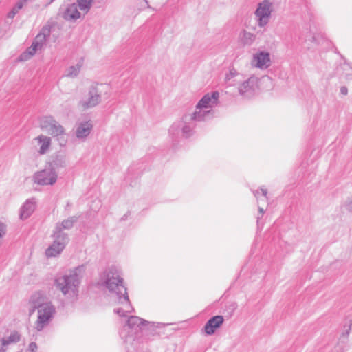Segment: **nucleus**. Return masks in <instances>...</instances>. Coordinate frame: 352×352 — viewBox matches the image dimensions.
I'll return each mask as SVG.
<instances>
[{"label": "nucleus", "mask_w": 352, "mask_h": 352, "mask_svg": "<svg viewBox=\"0 0 352 352\" xmlns=\"http://www.w3.org/2000/svg\"><path fill=\"white\" fill-rule=\"evenodd\" d=\"M100 280L109 292L115 294L118 305L113 311L120 317L126 316V314L132 313L134 309L131 304L127 289L123 285V278L120 272L115 266L107 268L100 276Z\"/></svg>", "instance_id": "nucleus-1"}, {"label": "nucleus", "mask_w": 352, "mask_h": 352, "mask_svg": "<svg viewBox=\"0 0 352 352\" xmlns=\"http://www.w3.org/2000/svg\"><path fill=\"white\" fill-rule=\"evenodd\" d=\"M170 324L171 323L149 322L138 316H131L120 329L119 334L126 348H129L134 345L140 333L155 336L159 334L157 329Z\"/></svg>", "instance_id": "nucleus-2"}, {"label": "nucleus", "mask_w": 352, "mask_h": 352, "mask_svg": "<svg viewBox=\"0 0 352 352\" xmlns=\"http://www.w3.org/2000/svg\"><path fill=\"white\" fill-rule=\"evenodd\" d=\"M85 271L84 265H80L65 274L58 276L54 280V285L63 296L72 300L77 298L79 293L80 280Z\"/></svg>", "instance_id": "nucleus-3"}, {"label": "nucleus", "mask_w": 352, "mask_h": 352, "mask_svg": "<svg viewBox=\"0 0 352 352\" xmlns=\"http://www.w3.org/2000/svg\"><path fill=\"white\" fill-rule=\"evenodd\" d=\"M200 118L198 113H192L173 123L168 129V137L173 147L179 144L181 136L189 138L193 135L196 123L204 121Z\"/></svg>", "instance_id": "nucleus-4"}, {"label": "nucleus", "mask_w": 352, "mask_h": 352, "mask_svg": "<svg viewBox=\"0 0 352 352\" xmlns=\"http://www.w3.org/2000/svg\"><path fill=\"white\" fill-rule=\"evenodd\" d=\"M31 300L34 302V308L30 311V314L34 312L35 309L38 311V317L35 322V329L37 331H41L50 324V321L54 318L56 309L54 306L50 302L42 303L35 302L34 297H32Z\"/></svg>", "instance_id": "nucleus-5"}, {"label": "nucleus", "mask_w": 352, "mask_h": 352, "mask_svg": "<svg viewBox=\"0 0 352 352\" xmlns=\"http://www.w3.org/2000/svg\"><path fill=\"white\" fill-rule=\"evenodd\" d=\"M219 98V93L217 91L207 93L198 102L193 113H198L204 121L211 119L214 114L211 109L217 105Z\"/></svg>", "instance_id": "nucleus-6"}, {"label": "nucleus", "mask_w": 352, "mask_h": 352, "mask_svg": "<svg viewBox=\"0 0 352 352\" xmlns=\"http://www.w3.org/2000/svg\"><path fill=\"white\" fill-rule=\"evenodd\" d=\"M50 35V30L44 27L36 35L31 46L28 47L20 56L19 59L21 61H25L32 57L37 51L41 50L45 45L47 38Z\"/></svg>", "instance_id": "nucleus-7"}, {"label": "nucleus", "mask_w": 352, "mask_h": 352, "mask_svg": "<svg viewBox=\"0 0 352 352\" xmlns=\"http://www.w3.org/2000/svg\"><path fill=\"white\" fill-rule=\"evenodd\" d=\"M102 96L96 86H91L87 92L78 102V107L82 110L91 109L99 104Z\"/></svg>", "instance_id": "nucleus-8"}, {"label": "nucleus", "mask_w": 352, "mask_h": 352, "mask_svg": "<svg viewBox=\"0 0 352 352\" xmlns=\"http://www.w3.org/2000/svg\"><path fill=\"white\" fill-rule=\"evenodd\" d=\"M58 179V173L52 168L48 167L36 171L32 177L34 184L39 186H52Z\"/></svg>", "instance_id": "nucleus-9"}, {"label": "nucleus", "mask_w": 352, "mask_h": 352, "mask_svg": "<svg viewBox=\"0 0 352 352\" xmlns=\"http://www.w3.org/2000/svg\"><path fill=\"white\" fill-rule=\"evenodd\" d=\"M272 11L273 4L270 1L263 0L258 3L254 12L258 27L263 28L268 24Z\"/></svg>", "instance_id": "nucleus-10"}, {"label": "nucleus", "mask_w": 352, "mask_h": 352, "mask_svg": "<svg viewBox=\"0 0 352 352\" xmlns=\"http://www.w3.org/2000/svg\"><path fill=\"white\" fill-rule=\"evenodd\" d=\"M238 91L240 96L245 98L254 96L258 89V78L251 76L246 80H242L238 83Z\"/></svg>", "instance_id": "nucleus-11"}, {"label": "nucleus", "mask_w": 352, "mask_h": 352, "mask_svg": "<svg viewBox=\"0 0 352 352\" xmlns=\"http://www.w3.org/2000/svg\"><path fill=\"white\" fill-rule=\"evenodd\" d=\"M52 237L53 243L45 250V255L48 258L58 256L69 241L68 235L62 236L53 232Z\"/></svg>", "instance_id": "nucleus-12"}, {"label": "nucleus", "mask_w": 352, "mask_h": 352, "mask_svg": "<svg viewBox=\"0 0 352 352\" xmlns=\"http://www.w3.org/2000/svg\"><path fill=\"white\" fill-rule=\"evenodd\" d=\"M80 16L81 14L76 3L67 4L62 12V17L67 21H76Z\"/></svg>", "instance_id": "nucleus-13"}, {"label": "nucleus", "mask_w": 352, "mask_h": 352, "mask_svg": "<svg viewBox=\"0 0 352 352\" xmlns=\"http://www.w3.org/2000/svg\"><path fill=\"white\" fill-rule=\"evenodd\" d=\"M93 129V124L90 120L81 122L76 124V137L85 141Z\"/></svg>", "instance_id": "nucleus-14"}, {"label": "nucleus", "mask_w": 352, "mask_h": 352, "mask_svg": "<svg viewBox=\"0 0 352 352\" xmlns=\"http://www.w3.org/2000/svg\"><path fill=\"white\" fill-rule=\"evenodd\" d=\"M77 217L75 216L70 217L63 220L61 223H57L53 231L54 233L58 235H67L63 230H70L73 228L75 222L77 221Z\"/></svg>", "instance_id": "nucleus-15"}, {"label": "nucleus", "mask_w": 352, "mask_h": 352, "mask_svg": "<svg viewBox=\"0 0 352 352\" xmlns=\"http://www.w3.org/2000/svg\"><path fill=\"white\" fill-rule=\"evenodd\" d=\"M223 320V317L222 316H215L212 317L204 326L206 333L207 335L213 334L215 332V329L222 324Z\"/></svg>", "instance_id": "nucleus-16"}, {"label": "nucleus", "mask_w": 352, "mask_h": 352, "mask_svg": "<svg viewBox=\"0 0 352 352\" xmlns=\"http://www.w3.org/2000/svg\"><path fill=\"white\" fill-rule=\"evenodd\" d=\"M34 140L39 146L38 153L40 155H45L49 151L52 144V140L50 137L40 135L35 138Z\"/></svg>", "instance_id": "nucleus-17"}, {"label": "nucleus", "mask_w": 352, "mask_h": 352, "mask_svg": "<svg viewBox=\"0 0 352 352\" xmlns=\"http://www.w3.org/2000/svg\"><path fill=\"white\" fill-rule=\"evenodd\" d=\"M255 66L260 69L267 68L270 65V54L265 52H260L255 54L253 58Z\"/></svg>", "instance_id": "nucleus-18"}, {"label": "nucleus", "mask_w": 352, "mask_h": 352, "mask_svg": "<svg viewBox=\"0 0 352 352\" xmlns=\"http://www.w3.org/2000/svg\"><path fill=\"white\" fill-rule=\"evenodd\" d=\"M36 208V203L34 199H28L20 209V219H26L31 216Z\"/></svg>", "instance_id": "nucleus-19"}, {"label": "nucleus", "mask_w": 352, "mask_h": 352, "mask_svg": "<svg viewBox=\"0 0 352 352\" xmlns=\"http://www.w3.org/2000/svg\"><path fill=\"white\" fill-rule=\"evenodd\" d=\"M67 165L66 156L63 153L56 154L52 161L49 164V166L56 171L57 169L65 168Z\"/></svg>", "instance_id": "nucleus-20"}, {"label": "nucleus", "mask_w": 352, "mask_h": 352, "mask_svg": "<svg viewBox=\"0 0 352 352\" xmlns=\"http://www.w3.org/2000/svg\"><path fill=\"white\" fill-rule=\"evenodd\" d=\"M243 78L242 74H239L235 69H232L226 76V81L230 85H234L239 83Z\"/></svg>", "instance_id": "nucleus-21"}, {"label": "nucleus", "mask_w": 352, "mask_h": 352, "mask_svg": "<svg viewBox=\"0 0 352 352\" xmlns=\"http://www.w3.org/2000/svg\"><path fill=\"white\" fill-rule=\"evenodd\" d=\"M46 131L52 136H59L64 134L65 129L63 126L55 120Z\"/></svg>", "instance_id": "nucleus-22"}, {"label": "nucleus", "mask_w": 352, "mask_h": 352, "mask_svg": "<svg viewBox=\"0 0 352 352\" xmlns=\"http://www.w3.org/2000/svg\"><path fill=\"white\" fill-rule=\"evenodd\" d=\"M240 38L243 45H251L255 41L256 35L246 30H243L240 34Z\"/></svg>", "instance_id": "nucleus-23"}, {"label": "nucleus", "mask_w": 352, "mask_h": 352, "mask_svg": "<svg viewBox=\"0 0 352 352\" xmlns=\"http://www.w3.org/2000/svg\"><path fill=\"white\" fill-rule=\"evenodd\" d=\"M20 338V334L17 331H13L8 337L1 339V344L3 346H6L12 343H16L19 342Z\"/></svg>", "instance_id": "nucleus-24"}, {"label": "nucleus", "mask_w": 352, "mask_h": 352, "mask_svg": "<svg viewBox=\"0 0 352 352\" xmlns=\"http://www.w3.org/2000/svg\"><path fill=\"white\" fill-rule=\"evenodd\" d=\"M94 1V0H76V3L82 12L87 14L89 12Z\"/></svg>", "instance_id": "nucleus-25"}, {"label": "nucleus", "mask_w": 352, "mask_h": 352, "mask_svg": "<svg viewBox=\"0 0 352 352\" xmlns=\"http://www.w3.org/2000/svg\"><path fill=\"white\" fill-rule=\"evenodd\" d=\"M254 197L256 198L258 203L264 201H267V190L265 188H261L260 190H252Z\"/></svg>", "instance_id": "nucleus-26"}, {"label": "nucleus", "mask_w": 352, "mask_h": 352, "mask_svg": "<svg viewBox=\"0 0 352 352\" xmlns=\"http://www.w3.org/2000/svg\"><path fill=\"white\" fill-rule=\"evenodd\" d=\"M29 0H19L17 1L16 5L12 8V9L8 12V17L10 19H13L14 16L19 12V11L23 7V6Z\"/></svg>", "instance_id": "nucleus-27"}, {"label": "nucleus", "mask_w": 352, "mask_h": 352, "mask_svg": "<svg viewBox=\"0 0 352 352\" xmlns=\"http://www.w3.org/2000/svg\"><path fill=\"white\" fill-rule=\"evenodd\" d=\"M81 67H82V63H77L76 65L70 66L67 69V73H66L65 76L67 77H71V78L77 76L80 72Z\"/></svg>", "instance_id": "nucleus-28"}, {"label": "nucleus", "mask_w": 352, "mask_h": 352, "mask_svg": "<svg viewBox=\"0 0 352 352\" xmlns=\"http://www.w3.org/2000/svg\"><path fill=\"white\" fill-rule=\"evenodd\" d=\"M55 119L52 116H44L41 119L40 124L42 129L47 131Z\"/></svg>", "instance_id": "nucleus-29"}, {"label": "nucleus", "mask_w": 352, "mask_h": 352, "mask_svg": "<svg viewBox=\"0 0 352 352\" xmlns=\"http://www.w3.org/2000/svg\"><path fill=\"white\" fill-rule=\"evenodd\" d=\"M331 352H345L344 347L342 344H338L334 346Z\"/></svg>", "instance_id": "nucleus-30"}, {"label": "nucleus", "mask_w": 352, "mask_h": 352, "mask_svg": "<svg viewBox=\"0 0 352 352\" xmlns=\"http://www.w3.org/2000/svg\"><path fill=\"white\" fill-rule=\"evenodd\" d=\"M6 234V226L4 223H0V239Z\"/></svg>", "instance_id": "nucleus-31"}, {"label": "nucleus", "mask_w": 352, "mask_h": 352, "mask_svg": "<svg viewBox=\"0 0 352 352\" xmlns=\"http://www.w3.org/2000/svg\"><path fill=\"white\" fill-rule=\"evenodd\" d=\"M28 349L30 351H31L32 352H34L37 350V344L36 342H31L30 344H29V346H28Z\"/></svg>", "instance_id": "nucleus-32"}, {"label": "nucleus", "mask_w": 352, "mask_h": 352, "mask_svg": "<svg viewBox=\"0 0 352 352\" xmlns=\"http://www.w3.org/2000/svg\"><path fill=\"white\" fill-rule=\"evenodd\" d=\"M264 213H265L264 209L258 206V214L257 216V222H258L259 219L263 217Z\"/></svg>", "instance_id": "nucleus-33"}, {"label": "nucleus", "mask_w": 352, "mask_h": 352, "mask_svg": "<svg viewBox=\"0 0 352 352\" xmlns=\"http://www.w3.org/2000/svg\"><path fill=\"white\" fill-rule=\"evenodd\" d=\"M348 93V89L346 87L343 86L340 88V94L342 95H346Z\"/></svg>", "instance_id": "nucleus-34"}, {"label": "nucleus", "mask_w": 352, "mask_h": 352, "mask_svg": "<svg viewBox=\"0 0 352 352\" xmlns=\"http://www.w3.org/2000/svg\"><path fill=\"white\" fill-rule=\"evenodd\" d=\"M54 1V0H51V1L47 3V5L51 4Z\"/></svg>", "instance_id": "nucleus-35"}]
</instances>
